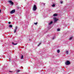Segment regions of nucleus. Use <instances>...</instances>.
Listing matches in <instances>:
<instances>
[{
  "mask_svg": "<svg viewBox=\"0 0 74 74\" xmlns=\"http://www.w3.org/2000/svg\"><path fill=\"white\" fill-rule=\"evenodd\" d=\"M36 10H37V6L36 5H34L33 8V11H36Z\"/></svg>",
  "mask_w": 74,
  "mask_h": 74,
  "instance_id": "1",
  "label": "nucleus"
},
{
  "mask_svg": "<svg viewBox=\"0 0 74 74\" xmlns=\"http://www.w3.org/2000/svg\"><path fill=\"white\" fill-rule=\"evenodd\" d=\"M8 2L11 5H14V2H13L12 1L10 0V1H8Z\"/></svg>",
  "mask_w": 74,
  "mask_h": 74,
  "instance_id": "2",
  "label": "nucleus"
},
{
  "mask_svg": "<svg viewBox=\"0 0 74 74\" xmlns=\"http://www.w3.org/2000/svg\"><path fill=\"white\" fill-rule=\"evenodd\" d=\"M65 64L66 65H69L70 64V62L69 61H67L66 62H65Z\"/></svg>",
  "mask_w": 74,
  "mask_h": 74,
  "instance_id": "3",
  "label": "nucleus"
},
{
  "mask_svg": "<svg viewBox=\"0 0 74 74\" xmlns=\"http://www.w3.org/2000/svg\"><path fill=\"white\" fill-rule=\"evenodd\" d=\"M15 12V10L14 9L12 10L10 13V14H14Z\"/></svg>",
  "mask_w": 74,
  "mask_h": 74,
  "instance_id": "4",
  "label": "nucleus"
},
{
  "mask_svg": "<svg viewBox=\"0 0 74 74\" xmlns=\"http://www.w3.org/2000/svg\"><path fill=\"white\" fill-rule=\"evenodd\" d=\"M54 20L55 22H56L57 21H58V19L56 18H54Z\"/></svg>",
  "mask_w": 74,
  "mask_h": 74,
  "instance_id": "5",
  "label": "nucleus"
},
{
  "mask_svg": "<svg viewBox=\"0 0 74 74\" xmlns=\"http://www.w3.org/2000/svg\"><path fill=\"white\" fill-rule=\"evenodd\" d=\"M12 44H13V45H17L18 44V43H16V44H14V42H12Z\"/></svg>",
  "mask_w": 74,
  "mask_h": 74,
  "instance_id": "6",
  "label": "nucleus"
},
{
  "mask_svg": "<svg viewBox=\"0 0 74 74\" xmlns=\"http://www.w3.org/2000/svg\"><path fill=\"white\" fill-rule=\"evenodd\" d=\"M58 16V14H54L53 15V16Z\"/></svg>",
  "mask_w": 74,
  "mask_h": 74,
  "instance_id": "7",
  "label": "nucleus"
},
{
  "mask_svg": "<svg viewBox=\"0 0 74 74\" xmlns=\"http://www.w3.org/2000/svg\"><path fill=\"white\" fill-rule=\"evenodd\" d=\"M72 38H73V36H71V37H70L69 38V40H71Z\"/></svg>",
  "mask_w": 74,
  "mask_h": 74,
  "instance_id": "8",
  "label": "nucleus"
},
{
  "mask_svg": "<svg viewBox=\"0 0 74 74\" xmlns=\"http://www.w3.org/2000/svg\"><path fill=\"white\" fill-rule=\"evenodd\" d=\"M52 7H55V4H53L52 5Z\"/></svg>",
  "mask_w": 74,
  "mask_h": 74,
  "instance_id": "9",
  "label": "nucleus"
},
{
  "mask_svg": "<svg viewBox=\"0 0 74 74\" xmlns=\"http://www.w3.org/2000/svg\"><path fill=\"white\" fill-rule=\"evenodd\" d=\"M57 52L58 53H59L60 52V50H58L57 51Z\"/></svg>",
  "mask_w": 74,
  "mask_h": 74,
  "instance_id": "10",
  "label": "nucleus"
},
{
  "mask_svg": "<svg viewBox=\"0 0 74 74\" xmlns=\"http://www.w3.org/2000/svg\"><path fill=\"white\" fill-rule=\"evenodd\" d=\"M52 21H51L49 23V25H51V24H52Z\"/></svg>",
  "mask_w": 74,
  "mask_h": 74,
  "instance_id": "11",
  "label": "nucleus"
},
{
  "mask_svg": "<svg viewBox=\"0 0 74 74\" xmlns=\"http://www.w3.org/2000/svg\"><path fill=\"white\" fill-rule=\"evenodd\" d=\"M12 27V25H10L9 26V27Z\"/></svg>",
  "mask_w": 74,
  "mask_h": 74,
  "instance_id": "12",
  "label": "nucleus"
},
{
  "mask_svg": "<svg viewBox=\"0 0 74 74\" xmlns=\"http://www.w3.org/2000/svg\"><path fill=\"white\" fill-rule=\"evenodd\" d=\"M16 29L14 30V33H15V32H16Z\"/></svg>",
  "mask_w": 74,
  "mask_h": 74,
  "instance_id": "13",
  "label": "nucleus"
},
{
  "mask_svg": "<svg viewBox=\"0 0 74 74\" xmlns=\"http://www.w3.org/2000/svg\"><path fill=\"white\" fill-rule=\"evenodd\" d=\"M23 58V56L22 55L21 57V59H22Z\"/></svg>",
  "mask_w": 74,
  "mask_h": 74,
  "instance_id": "14",
  "label": "nucleus"
},
{
  "mask_svg": "<svg viewBox=\"0 0 74 74\" xmlns=\"http://www.w3.org/2000/svg\"><path fill=\"white\" fill-rule=\"evenodd\" d=\"M66 53H67V54H68L69 53V51H66Z\"/></svg>",
  "mask_w": 74,
  "mask_h": 74,
  "instance_id": "15",
  "label": "nucleus"
},
{
  "mask_svg": "<svg viewBox=\"0 0 74 74\" xmlns=\"http://www.w3.org/2000/svg\"><path fill=\"white\" fill-rule=\"evenodd\" d=\"M57 31H60V29H57Z\"/></svg>",
  "mask_w": 74,
  "mask_h": 74,
  "instance_id": "16",
  "label": "nucleus"
},
{
  "mask_svg": "<svg viewBox=\"0 0 74 74\" xmlns=\"http://www.w3.org/2000/svg\"><path fill=\"white\" fill-rule=\"evenodd\" d=\"M20 71V70H18L17 71V72H19Z\"/></svg>",
  "mask_w": 74,
  "mask_h": 74,
  "instance_id": "17",
  "label": "nucleus"
},
{
  "mask_svg": "<svg viewBox=\"0 0 74 74\" xmlns=\"http://www.w3.org/2000/svg\"><path fill=\"white\" fill-rule=\"evenodd\" d=\"M37 23H38L37 22H36V23H34V24H35V25H37Z\"/></svg>",
  "mask_w": 74,
  "mask_h": 74,
  "instance_id": "18",
  "label": "nucleus"
},
{
  "mask_svg": "<svg viewBox=\"0 0 74 74\" xmlns=\"http://www.w3.org/2000/svg\"><path fill=\"white\" fill-rule=\"evenodd\" d=\"M17 27H16L15 28V30H16V29H17Z\"/></svg>",
  "mask_w": 74,
  "mask_h": 74,
  "instance_id": "19",
  "label": "nucleus"
},
{
  "mask_svg": "<svg viewBox=\"0 0 74 74\" xmlns=\"http://www.w3.org/2000/svg\"><path fill=\"white\" fill-rule=\"evenodd\" d=\"M60 3H61V4H62L63 3V1H61Z\"/></svg>",
  "mask_w": 74,
  "mask_h": 74,
  "instance_id": "20",
  "label": "nucleus"
},
{
  "mask_svg": "<svg viewBox=\"0 0 74 74\" xmlns=\"http://www.w3.org/2000/svg\"><path fill=\"white\" fill-rule=\"evenodd\" d=\"M9 72H10V73H12V71H9Z\"/></svg>",
  "mask_w": 74,
  "mask_h": 74,
  "instance_id": "21",
  "label": "nucleus"
},
{
  "mask_svg": "<svg viewBox=\"0 0 74 74\" xmlns=\"http://www.w3.org/2000/svg\"><path fill=\"white\" fill-rule=\"evenodd\" d=\"M41 44V43H40L38 45V46H39L40 45V44Z\"/></svg>",
  "mask_w": 74,
  "mask_h": 74,
  "instance_id": "22",
  "label": "nucleus"
},
{
  "mask_svg": "<svg viewBox=\"0 0 74 74\" xmlns=\"http://www.w3.org/2000/svg\"><path fill=\"white\" fill-rule=\"evenodd\" d=\"M9 23V24H10V23H11V22H9V23Z\"/></svg>",
  "mask_w": 74,
  "mask_h": 74,
  "instance_id": "23",
  "label": "nucleus"
},
{
  "mask_svg": "<svg viewBox=\"0 0 74 74\" xmlns=\"http://www.w3.org/2000/svg\"><path fill=\"white\" fill-rule=\"evenodd\" d=\"M55 38V37H53V39H54Z\"/></svg>",
  "mask_w": 74,
  "mask_h": 74,
  "instance_id": "24",
  "label": "nucleus"
},
{
  "mask_svg": "<svg viewBox=\"0 0 74 74\" xmlns=\"http://www.w3.org/2000/svg\"><path fill=\"white\" fill-rule=\"evenodd\" d=\"M1 10H0V12H1Z\"/></svg>",
  "mask_w": 74,
  "mask_h": 74,
  "instance_id": "25",
  "label": "nucleus"
},
{
  "mask_svg": "<svg viewBox=\"0 0 74 74\" xmlns=\"http://www.w3.org/2000/svg\"><path fill=\"white\" fill-rule=\"evenodd\" d=\"M44 5H45V3H44Z\"/></svg>",
  "mask_w": 74,
  "mask_h": 74,
  "instance_id": "26",
  "label": "nucleus"
},
{
  "mask_svg": "<svg viewBox=\"0 0 74 74\" xmlns=\"http://www.w3.org/2000/svg\"><path fill=\"white\" fill-rule=\"evenodd\" d=\"M54 37H55V36H54Z\"/></svg>",
  "mask_w": 74,
  "mask_h": 74,
  "instance_id": "27",
  "label": "nucleus"
}]
</instances>
